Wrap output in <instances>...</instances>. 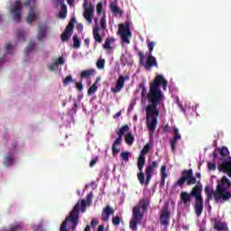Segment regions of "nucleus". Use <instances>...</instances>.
<instances>
[{
	"mask_svg": "<svg viewBox=\"0 0 231 231\" xmlns=\"http://www.w3.org/2000/svg\"><path fill=\"white\" fill-rule=\"evenodd\" d=\"M95 73H97V71L94 69L83 70L81 71L80 79H89V77H93Z\"/></svg>",
	"mask_w": 231,
	"mask_h": 231,
	"instance_id": "25",
	"label": "nucleus"
},
{
	"mask_svg": "<svg viewBox=\"0 0 231 231\" xmlns=\"http://www.w3.org/2000/svg\"><path fill=\"white\" fill-rule=\"evenodd\" d=\"M110 10L113 12V14L122 15V10H120V8H118V6L115 4L110 5Z\"/></svg>",
	"mask_w": 231,
	"mask_h": 231,
	"instance_id": "32",
	"label": "nucleus"
},
{
	"mask_svg": "<svg viewBox=\"0 0 231 231\" xmlns=\"http://www.w3.org/2000/svg\"><path fill=\"white\" fill-rule=\"evenodd\" d=\"M192 198H195L193 208L195 210V214L198 217L203 214V209L205 208L204 201H203V185L199 184L196 185L188 193L187 191H182L180 193V199L183 205H190L192 201Z\"/></svg>",
	"mask_w": 231,
	"mask_h": 231,
	"instance_id": "3",
	"label": "nucleus"
},
{
	"mask_svg": "<svg viewBox=\"0 0 231 231\" xmlns=\"http://www.w3.org/2000/svg\"><path fill=\"white\" fill-rule=\"evenodd\" d=\"M74 48H80V40L79 39V35L75 34L72 38Z\"/></svg>",
	"mask_w": 231,
	"mask_h": 231,
	"instance_id": "38",
	"label": "nucleus"
},
{
	"mask_svg": "<svg viewBox=\"0 0 231 231\" xmlns=\"http://www.w3.org/2000/svg\"><path fill=\"white\" fill-rule=\"evenodd\" d=\"M160 86H162L163 91H167L169 82L162 75L155 77L153 82L150 84V90L146 95L148 100V106H146V126L150 131L151 138L154 136V132L156 127H158V116H160L158 106H161L165 98Z\"/></svg>",
	"mask_w": 231,
	"mask_h": 231,
	"instance_id": "1",
	"label": "nucleus"
},
{
	"mask_svg": "<svg viewBox=\"0 0 231 231\" xmlns=\"http://www.w3.org/2000/svg\"><path fill=\"white\" fill-rule=\"evenodd\" d=\"M125 141L127 145H133L134 143V135L131 132L125 135Z\"/></svg>",
	"mask_w": 231,
	"mask_h": 231,
	"instance_id": "29",
	"label": "nucleus"
},
{
	"mask_svg": "<svg viewBox=\"0 0 231 231\" xmlns=\"http://www.w3.org/2000/svg\"><path fill=\"white\" fill-rule=\"evenodd\" d=\"M185 182H187V185L189 186L196 185L198 182V180L194 177L192 169L182 171L180 178L175 182V187L181 188L185 185Z\"/></svg>",
	"mask_w": 231,
	"mask_h": 231,
	"instance_id": "5",
	"label": "nucleus"
},
{
	"mask_svg": "<svg viewBox=\"0 0 231 231\" xmlns=\"http://www.w3.org/2000/svg\"><path fill=\"white\" fill-rule=\"evenodd\" d=\"M217 168V164H216V162H208V171H216Z\"/></svg>",
	"mask_w": 231,
	"mask_h": 231,
	"instance_id": "49",
	"label": "nucleus"
},
{
	"mask_svg": "<svg viewBox=\"0 0 231 231\" xmlns=\"http://www.w3.org/2000/svg\"><path fill=\"white\" fill-rule=\"evenodd\" d=\"M93 199V191L87 195V204L91 205V200Z\"/></svg>",
	"mask_w": 231,
	"mask_h": 231,
	"instance_id": "53",
	"label": "nucleus"
},
{
	"mask_svg": "<svg viewBox=\"0 0 231 231\" xmlns=\"http://www.w3.org/2000/svg\"><path fill=\"white\" fill-rule=\"evenodd\" d=\"M98 162V157L92 159L89 162V167H95Z\"/></svg>",
	"mask_w": 231,
	"mask_h": 231,
	"instance_id": "56",
	"label": "nucleus"
},
{
	"mask_svg": "<svg viewBox=\"0 0 231 231\" xmlns=\"http://www.w3.org/2000/svg\"><path fill=\"white\" fill-rule=\"evenodd\" d=\"M179 140H181V134H180V129H178V127H173V137L170 141L172 152H176V145H178Z\"/></svg>",
	"mask_w": 231,
	"mask_h": 231,
	"instance_id": "14",
	"label": "nucleus"
},
{
	"mask_svg": "<svg viewBox=\"0 0 231 231\" xmlns=\"http://www.w3.org/2000/svg\"><path fill=\"white\" fill-rule=\"evenodd\" d=\"M93 12H95V7L93 6V5L89 4L88 6L85 7L83 15L86 21L88 22V24H91L93 23Z\"/></svg>",
	"mask_w": 231,
	"mask_h": 231,
	"instance_id": "15",
	"label": "nucleus"
},
{
	"mask_svg": "<svg viewBox=\"0 0 231 231\" xmlns=\"http://www.w3.org/2000/svg\"><path fill=\"white\" fill-rule=\"evenodd\" d=\"M33 48H35V42H31L25 50V55L28 57L31 51H33Z\"/></svg>",
	"mask_w": 231,
	"mask_h": 231,
	"instance_id": "35",
	"label": "nucleus"
},
{
	"mask_svg": "<svg viewBox=\"0 0 231 231\" xmlns=\"http://www.w3.org/2000/svg\"><path fill=\"white\" fill-rule=\"evenodd\" d=\"M77 29L79 31V32H82L84 30V25H82V23H79L77 25Z\"/></svg>",
	"mask_w": 231,
	"mask_h": 231,
	"instance_id": "60",
	"label": "nucleus"
},
{
	"mask_svg": "<svg viewBox=\"0 0 231 231\" xmlns=\"http://www.w3.org/2000/svg\"><path fill=\"white\" fill-rule=\"evenodd\" d=\"M151 204V199H143L139 201V208H141L143 210V214H144V212H147V208L149 207V205Z\"/></svg>",
	"mask_w": 231,
	"mask_h": 231,
	"instance_id": "23",
	"label": "nucleus"
},
{
	"mask_svg": "<svg viewBox=\"0 0 231 231\" xmlns=\"http://www.w3.org/2000/svg\"><path fill=\"white\" fill-rule=\"evenodd\" d=\"M97 226H98V220L97 218H93L90 225L86 226L84 231H91V229L96 231Z\"/></svg>",
	"mask_w": 231,
	"mask_h": 231,
	"instance_id": "26",
	"label": "nucleus"
},
{
	"mask_svg": "<svg viewBox=\"0 0 231 231\" xmlns=\"http://www.w3.org/2000/svg\"><path fill=\"white\" fill-rule=\"evenodd\" d=\"M115 42V38H106L103 44L104 50H111V44Z\"/></svg>",
	"mask_w": 231,
	"mask_h": 231,
	"instance_id": "30",
	"label": "nucleus"
},
{
	"mask_svg": "<svg viewBox=\"0 0 231 231\" xmlns=\"http://www.w3.org/2000/svg\"><path fill=\"white\" fill-rule=\"evenodd\" d=\"M125 80H129V76H119L116 87L111 88L112 93H120L124 89V86H125Z\"/></svg>",
	"mask_w": 231,
	"mask_h": 231,
	"instance_id": "11",
	"label": "nucleus"
},
{
	"mask_svg": "<svg viewBox=\"0 0 231 231\" xmlns=\"http://www.w3.org/2000/svg\"><path fill=\"white\" fill-rule=\"evenodd\" d=\"M129 131V125H123L119 131L117 132V138L114 141L113 145H112V154L115 156V154H118L120 152V150L116 148V145H120L122 143V140L124 138V134Z\"/></svg>",
	"mask_w": 231,
	"mask_h": 231,
	"instance_id": "7",
	"label": "nucleus"
},
{
	"mask_svg": "<svg viewBox=\"0 0 231 231\" xmlns=\"http://www.w3.org/2000/svg\"><path fill=\"white\" fill-rule=\"evenodd\" d=\"M169 131H171V126H169V125H165L163 127V132L169 133Z\"/></svg>",
	"mask_w": 231,
	"mask_h": 231,
	"instance_id": "59",
	"label": "nucleus"
},
{
	"mask_svg": "<svg viewBox=\"0 0 231 231\" xmlns=\"http://www.w3.org/2000/svg\"><path fill=\"white\" fill-rule=\"evenodd\" d=\"M170 217L171 212L169 211V208L162 209L161 213V225H164V226H167V225H169Z\"/></svg>",
	"mask_w": 231,
	"mask_h": 231,
	"instance_id": "18",
	"label": "nucleus"
},
{
	"mask_svg": "<svg viewBox=\"0 0 231 231\" xmlns=\"http://www.w3.org/2000/svg\"><path fill=\"white\" fill-rule=\"evenodd\" d=\"M71 82H75V79H73V76L69 75L63 79V86H68Z\"/></svg>",
	"mask_w": 231,
	"mask_h": 231,
	"instance_id": "41",
	"label": "nucleus"
},
{
	"mask_svg": "<svg viewBox=\"0 0 231 231\" xmlns=\"http://www.w3.org/2000/svg\"><path fill=\"white\" fill-rule=\"evenodd\" d=\"M98 80H100V78H97L96 82L88 89V95H95L98 91V87L97 86Z\"/></svg>",
	"mask_w": 231,
	"mask_h": 231,
	"instance_id": "28",
	"label": "nucleus"
},
{
	"mask_svg": "<svg viewBox=\"0 0 231 231\" xmlns=\"http://www.w3.org/2000/svg\"><path fill=\"white\" fill-rule=\"evenodd\" d=\"M100 26L103 30H106L107 23L106 22V14H103V16L100 18Z\"/></svg>",
	"mask_w": 231,
	"mask_h": 231,
	"instance_id": "42",
	"label": "nucleus"
},
{
	"mask_svg": "<svg viewBox=\"0 0 231 231\" xmlns=\"http://www.w3.org/2000/svg\"><path fill=\"white\" fill-rule=\"evenodd\" d=\"M138 57L140 58L139 62L141 66H143L146 69L151 70L152 68H158V61L156 60V57L152 56V54H149L146 61H144L145 54H143V52L139 51Z\"/></svg>",
	"mask_w": 231,
	"mask_h": 231,
	"instance_id": "6",
	"label": "nucleus"
},
{
	"mask_svg": "<svg viewBox=\"0 0 231 231\" xmlns=\"http://www.w3.org/2000/svg\"><path fill=\"white\" fill-rule=\"evenodd\" d=\"M104 66H106V60H98L97 61V68L98 69H104Z\"/></svg>",
	"mask_w": 231,
	"mask_h": 231,
	"instance_id": "44",
	"label": "nucleus"
},
{
	"mask_svg": "<svg viewBox=\"0 0 231 231\" xmlns=\"http://www.w3.org/2000/svg\"><path fill=\"white\" fill-rule=\"evenodd\" d=\"M89 42H91V40L89 38H86L84 40V44L87 48H89Z\"/></svg>",
	"mask_w": 231,
	"mask_h": 231,
	"instance_id": "57",
	"label": "nucleus"
},
{
	"mask_svg": "<svg viewBox=\"0 0 231 231\" xmlns=\"http://www.w3.org/2000/svg\"><path fill=\"white\" fill-rule=\"evenodd\" d=\"M230 185V180H228L226 176H223L220 181L217 182L216 190L207 185L204 188V192L206 194V205H209L213 199L215 203L228 201L231 198V192L228 191Z\"/></svg>",
	"mask_w": 231,
	"mask_h": 231,
	"instance_id": "2",
	"label": "nucleus"
},
{
	"mask_svg": "<svg viewBox=\"0 0 231 231\" xmlns=\"http://www.w3.org/2000/svg\"><path fill=\"white\" fill-rule=\"evenodd\" d=\"M154 46H156V42H148L149 55H152V50H154Z\"/></svg>",
	"mask_w": 231,
	"mask_h": 231,
	"instance_id": "45",
	"label": "nucleus"
},
{
	"mask_svg": "<svg viewBox=\"0 0 231 231\" xmlns=\"http://www.w3.org/2000/svg\"><path fill=\"white\" fill-rule=\"evenodd\" d=\"M43 226H44V219H41L37 226V228H34V231H42Z\"/></svg>",
	"mask_w": 231,
	"mask_h": 231,
	"instance_id": "48",
	"label": "nucleus"
},
{
	"mask_svg": "<svg viewBox=\"0 0 231 231\" xmlns=\"http://www.w3.org/2000/svg\"><path fill=\"white\" fill-rule=\"evenodd\" d=\"M37 37L38 41H40V42H42L44 37H46V25H42L39 27Z\"/></svg>",
	"mask_w": 231,
	"mask_h": 231,
	"instance_id": "24",
	"label": "nucleus"
},
{
	"mask_svg": "<svg viewBox=\"0 0 231 231\" xmlns=\"http://www.w3.org/2000/svg\"><path fill=\"white\" fill-rule=\"evenodd\" d=\"M34 10H35V7L33 6L30 7L29 14L26 17V21L29 24H32L33 21H37L38 19L37 14L34 12Z\"/></svg>",
	"mask_w": 231,
	"mask_h": 231,
	"instance_id": "19",
	"label": "nucleus"
},
{
	"mask_svg": "<svg viewBox=\"0 0 231 231\" xmlns=\"http://www.w3.org/2000/svg\"><path fill=\"white\" fill-rule=\"evenodd\" d=\"M12 163H14V157L9 154L5 158V164L6 165V167H10Z\"/></svg>",
	"mask_w": 231,
	"mask_h": 231,
	"instance_id": "39",
	"label": "nucleus"
},
{
	"mask_svg": "<svg viewBox=\"0 0 231 231\" xmlns=\"http://www.w3.org/2000/svg\"><path fill=\"white\" fill-rule=\"evenodd\" d=\"M214 229L217 231H226L228 230V225L225 222H221L220 220H215Z\"/></svg>",
	"mask_w": 231,
	"mask_h": 231,
	"instance_id": "20",
	"label": "nucleus"
},
{
	"mask_svg": "<svg viewBox=\"0 0 231 231\" xmlns=\"http://www.w3.org/2000/svg\"><path fill=\"white\" fill-rule=\"evenodd\" d=\"M97 231H104V225H100L98 226L97 227Z\"/></svg>",
	"mask_w": 231,
	"mask_h": 231,
	"instance_id": "64",
	"label": "nucleus"
},
{
	"mask_svg": "<svg viewBox=\"0 0 231 231\" xmlns=\"http://www.w3.org/2000/svg\"><path fill=\"white\" fill-rule=\"evenodd\" d=\"M137 180H139V183H141V185L145 183V173H143V170L137 173Z\"/></svg>",
	"mask_w": 231,
	"mask_h": 231,
	"instance_id": "34",
	"label": "nucleus"
},
{
	"mask_svg": "<svg viewBox=\"0 0 231 231\" xmlns=\"http://www.w3.org/2000/svg\"><path fill=\"white\" fill-rule=\"evenodd\" d=\"M121 221H122V218H120V217L118 216L113 217L112 218V223L115 226H118Z\"/></svg>",
	"mask_w": 231,
	"mask_h": 231,
	"instance_id": "43",
	"label": "nucleus"
},
{
	"mask_svg": "<svg viewBox=\"0 0 231 231\" xmlns=\"http://www.w3.org/2000/svg\"><path fill=\"white\" fill-rule=\"evenodd\" d=\"M93 38L98 44L102 43V35H100V27L97 26L93 29Z\"/></svg>",
	"mask_w": 231,
	"mask_h": 231,
	"instance_id": "22",
	"label": "nucleus"
},
{
	"mask_svg": "<svg viewBox=\"0 0 231 231\" xmlns=\"http://www.w3.org/2000/svg\"><path fill=\"white\" fill-rule=\"evenodd\" d=\"M86 207H88V202L86 201V199H82L80 202L81 212H86Z\"/></svg>",
	"mask_w": 231,
	"mask_h": 231,
	"instance_id": "46",
	"label": "nucleus"
},
{
	"mask_svg": "<svg viewBox=\"0 0 231 231\" xmlns=\"http://www.w3.org/2000/svg\"><path fill=\"white\" fill-rule=\"evenodd\" d=\"M121 158H122V160H125V162H129V152H121Z\"/></svg>",
	"mask_w": 231,
	"mask_h": 231,
	"instance_id": "51",
	"label": "nucleus"
},
{
	"mask_svg": "<svg viewBox=\"0 0 231 231\" xmlns=\"http://www.w3.org/2000/svg\"><path fill=\"white\" fill-rule=\"evenodd\" d=\"M139 89H141V97L142 98H145V95H147V88H145L144 83L139 84Z\"/></svg>",
	"mask_w": 231,
	"mask_h": 231,
	"instance_id": "36",
	"label": "nucleus"
},
{
	"mask_svg": "<svg viewBox=\"0 0 231 231\" xmlns=\"http://www.w3.org/2000/svg\"><path fill=\"white\" fill-rule=\"evenodd\" d=\"M149 151H151V143H146L141 151L140 154L143 156L144 154H148Z\"/></svg>",
	"mask_w": 231,
	"mask_h": 231,
	"instance_id": "40",
	"label": "nucleus"
},
{
	"mask_svg": "<svg viewBox=\"0 0 231 231\" xmlns=\"http://www.w3.org/2000/svg\"><path fill=\"white\" fill-rule=\"evenodd\" d=\"M117 34L120 35L121 41H123V42L129 44L131 42L129 39L132 37L129 23H120Z\"/></svg>",
	"mask_w": 231,
	"mask_h": 231,
	"instance_id": "8",
	"label": "nucleus"
},
{
	"mask_svg": "<svg viewBox=\"0 0 231 231\" xmlns=\"http://www.w3.org/2000/svg\"><path fill=\"white\" fill-rule=\"evenodd\" d=\"M142 219H143V213H142L140 211V207L135 206L133 208V217L132 219L130 221V228L133 231H136L137 230V225L138 223L142 222Z\"/></svg>",
	"mask_w": 231,
	"mask_h": 231,
	"instance_id": "9",
	"label": "nucleus"
},
{
	"mask_svg": "<svg viewBox=\"0 0 231 231\" xmlns=\"http://www.w3.org/2000/svg\"><path fill=\"white\" fill-rule=\"evenodd\" d=\"M12 50V44L10 43H7L6 44V51H7V53H10V51Z\"/></svg>",
	"mask_w": 231,
	"mask_h": 231,
	"instance_id": "62",
	"label": "nucleus"
},
{
	"mask_svg": "<svg viewBox=\"0 0 231 231\" xmlns=\"http://www.w3.org/2000/svg\"><path fill=\"white\" fill-rule=\"evenodd\" d=\"M10 13L12 14L15 23H21V16L23 14V5L21 4V0H16L14 2V5L10 9Z\"/></svg>",
	"mask_w": 231,
	"mask_h": 231,
	"instance_id": "10",
	"label": "nucleus"
},
{
	"mask_svg": "<svg viewBox=\"0 0 231 231\" xmlns=\"http://www.w3.org/2000/svg\"><path fill=\"white\" fill-rule=\"evenodd\" d=\"M77 107H79V104L77 102H75L72 106V111H74V113H77Z\"/></svg>",
	"mask_w": 231,
	"mask_h": 231,
	"instance_id": "61",
	"label": "nucleus"
},
{
	"mask_svg": "<svg viewBox=\"0 0 231 231\" xmlns=\"http://www.w3.org/2000/svg\"><path fill=\"white\" fill-rule=\"evenodd\" d=\"M133 109H134V103H131L129 107H128V111H133Z\"/></svg>",
	"mask_w": 231,
	"mask_h": 231,
	"instance_id": "63",
	"label": "nucleus"
},
{
	"mask_svg": "<svg viewBox=\"0 0 231 231\" xmlns=\"http://www.w3.org/2000/svg\"><path fill=\"white\" fill-rule=\"evenodd\" d=\"M219 154L222 158H226V156H228V154H230V152L228 151V148L226 146H222L219 150Z\"/></svg>",
	"mask_w": 231,
	"mask_h": 231,
	"instance_id": "31",
	"label": "nucleus"
},
{
	"mask_svg": "<svg viewBox=\"0 0 231 231\" xmlns=\"http://www.w3.org/2000/svg\"><path fill=\"white\" fill-rule=\"evenodd\" d=\"M68 14V7L65 5H61V11L59 13L60 19H66Z\"/></svg>",
	"mask_w": 231,
	"mask_h": 231,
	"instance_id": "33",
	"label": "nucleus"
},
{
	"mask_svg": "<svg viewBox=\"0 0 231 231\" xmlns=\"http://www.w3.org/2000/svg\"><path fill=\"white\" fill-rule=\"evenodd\" d=\"M16 37L19 40L23 39V41H25V39H24V32L22 30H18L16 32Z\"/></svg>",
	"mask_w": 231,
	"mask_h": 231,
	"instance_id": "52",
	"label": "nucleus"
},
{
	"mask_svg": "<svg viewBox=\"0 0 231 231\" xmlns=\"http://www.w3.org/2000/svg\"><path fill=\"white\" fill-rule=\"evenodd\" d=\"M72 22L69 23L67 27L65 28V31L61 33V41L62 42H68L69 41V33L73 32L75 28V23H73V21H75V18H72Z\"/></svg>",
	"mask_w": 231,
	"mask_h": 231,
	"instance_id": "13",
	"label": "nucleus"
},
{
	"mask_svg": "<svg viewBox=\"0 0 231 231\" xmlns=\"http://www.w3.org/2000/svg\"><path fill=\"white\" fill-rule=\"evenodd\" d=\"M102 10H104V5H102V3H98L97 5V13L98 15H101L102 14Z\"/></svg>",
	"mask_w": 231,
	"mask_h": 231,
	"instance_id": "50",
	"label": "nucleus"
},
{
	"mask_svg": "<svg viewBox=\"0 0 231 231\" xmlns=\"http://www.w3.org/2000/svg\"><path fill=\"white\" fill-rule=\"evenodd\" d=\"M24 5L26 6H34L35 5V0H25Z\"/></svg>",
	"mask_w": 231,
	"mask_h": 231,
	"instance_id": "55",
	"label": "nucleus"
},
{
	"mask_svg": "<svg viewBox=\"0 0 231 231\" xmlns=\"http://www.w3.org/2000/svg\"><path fill=\"white\" fill-rule=\"evenodd\" d=\"M59 68V61H54L51 65L49 66L50 71H55V69H57Z\"/></svg>",
	"mask_w": 231,
	"mask_h": 231,
	"instance_id": "47",
	"label": "nucleus"
},
{
	"mask_svg": "<svg viewBox=\"0 0 231 231\" xmlns=\"http://www.w3.org/2000/svg\"><path fill=\"white\" fill-rule=\"evenodd\" d=\"M114 214H115V209H113V208H111L110 206H106L103 209V212L101 214L102 221H104L105 223H107V221H109L110 216H113Z\"/></svg>",
	"mask_w": 231,
	"mask_h": 231,
	"instance_id": "16",
	"label": "nucleus"
},
{
	"mask_svg": "<svg viewBox=\"0 0 231 231\" xmlns=\"http://www.w3.org/2000/svg\"><path fill=\"white\" fill-rule=\"evenodd\" d=\"M57 61H58V66H59V64H60V66H62V65L64 64V58L60 57Z\"/></svg>",
	"mask_w": 231,
	"mask_h": 231,
	"instance_id": "58",
	"label": "nucleus"
},
{
	"mask_svg": "<svg viewBox=\"0 0 231 231\" xmlns=\"http://www.w3.org/2000/svg\"><path fill=\"white\" fill-rule=\"evenodd\" d=\"M143 167H145V156L140 154L137 160V168L139 171H143Z\"/></svg>",
	"mask_w": 231,
	"mask_h": 231,
	"instance_id": "27",
	"label": "nucleus"
},
{
	"mask_svg": "<svg viewBox=\"0 0 231 231\" xmlns=\"http://www.w3.org/2000/svg\"><path fill=\"white\" fill-rule=\"evenodd\" d=\"M21 230H23V224L16 223V224L10 226L9 231H21Z\"/></svg>",
	"mask_w": 231,
	"mask_h": 231,
	"instance_id": "37",
	"label": "nucleus"
},
{
	"mask_svg": "<svg viewBox=\"0 0 231 231\" xmlns=\"http://www.w3.org/2000/svg\"><path fill=\"white\" fill-rule=\"evenodd\" d=\"M79 210L80 203L78 202L72 208L70 214L61 223L60 231H75V228L79 226Z\"/></svg>",
	"mask_w": 231,
	"mask_h": 231,
	"instance_id": "4",
	"label": "nucleus"
},
{
	"mask_svg": "<svg viewBox=\"0 0 231 231\" xmlns=\"http://www.w3.org/2000/svg\"><path fill=\"white\" fill-rule=\"evenodd\" d=\"M219 171H222V172H226L227 176L231 178V157H229L227 161H224L221 163Z\"/></svg>",
	"mask_w": 231,
	"mask_h": 231,
	"instance_id": "17",
	"label": "nucleus"
},
{
	"mask_svg": "<svg viewBox=\"0 0 231 231\" xmlns=\"http://www.w3.org/2000/svg\"><path fill=\"white\" fill-rule=\"evenodd\" d=\"M76 88L78 91H82L84 89V85L82 84V81L76 82Z\"/></svg>",
	"mask_w": 231,
	"mask_h": 231,
	"instance_id": "54",
	"label": "nucleus"
},
{
	"mask_svg": "<svg viewBox=\"0 0 231 231\" xmlns=\"http://www.w3.org/2000/svg\"><path fill=\"white\" fill-rule=\"evenodd\" d=\"M167 165L163 164L161 167V187H165V180H167Z\"/></svg>",
	"mask_w": 231,
	"mask_h": 231,
	"instance_id": "21",
	"label": "nucleus"
},
{
	"mask_svg": "<svg viewBox=\"0 0 231 231\" xmlns=\"http://www.w3.org/2000/svg\"><path fill=\"white\" fill-rule=\"evenodd\" d=\"M155 169H158V162H156V161L152 162L151 164L146 166V169H145V174H146L145 183H146V185H149V183L151 182V178H152V172H154Z\"/></svg>",
	"mask_w": 231,
	"mask_h": 231,
	"instance_id": "12",
	"label": "nucleus"
}]
</instances>
